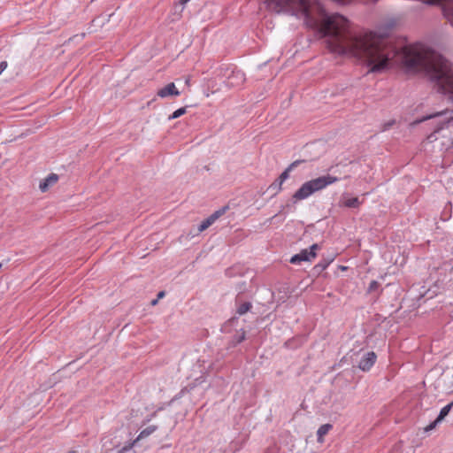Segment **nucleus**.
Masks as SVG:
<instances>
[{
    "mask_svg": "<svg viewBox=\"0 0 453 453\" xmlns=\"http://www.w3.org/2000/svg\"><path fill=\"white\" fill-rule=\"evenodd\" d=\"M452 388H453V373H452Z\"/></svg>",
    "mask_w": 453,
    "mask_h": 453,
    "instance_id": "nucleus-29",
    "label": "nucleus"
},
{
    "mask_svg": "<svg viewBox=\"0 0 453 453\" xmlns=\"http://www.w3.org/2000/svg\"><path fill=\"white\" fill-rule=\"evenodd\" d=\"M228 209L227 206H223L219 210L215 211L212 214H211L208 218L201 222L198 226V231L203 232L207 229L210 226H211L219 217H221Z\"/></svg>",
    "mask_w": 453,
    "mask_h": 453,
    "instance_id": "nucleus-2",
    "label": "nucleus"
},
{
    "mask_svg": "<svg viewBox=\"0 0 453 453\" xmlns=\"http://www.w3.org/2000/svg\"><path fill=\"white\" fill-rule=\"evenodd\" d=\"M305 160H301V159H298V160H296L294 162H292L281 173L280 175L278 177V180L280 181V185H282L284 183V181L288 179L289 177V173L291 171H293L295 168H296L298 165H300L301 164L304 163Z\"/></svg>",
    "mask_w": 453,
    "mask_h": 453,
    "instance_id": "nucleus-9",
    "label": "nucleus"
},
{
    "mask_svg": "<svg viewBox=\"0 0 453 453\" xmlns=\"http://www.w3.org/2000/svg\"><path fill=\"white\" fill-rule=\"evenodd\" d=\"M334 261V257H323L315 266L314 271L318 273H320L324 270H326L328 265Z\"/></svg>",
    "mask_w": 453,
    "mask_h": 453,
    "instance_id": "nucleus-10",
    "label": "nucleus"
},
{
    "mask_svg": "<svg viewBox=\"0 0 453 453\" xmlns=\"http://www.w3.org/2000/svg\"><path fill=\"white\" fill-rule=\"evenodd\" d=\"M245 81V74L242 71L238 69H233L231 73L226 79V85L228 87H238Z\"/></svg>",
    "mask_w": 453,
    "mask_h": 453,
    "instance_id": "nucleus-3",
    "label": "nucleus"
},
{
    "mask_svg": "<svg viewBox=\"0 0 453 453\" xmlns=\"http://www.w3.org/2000/svg\"><path fill=\"white\" fill-rule=\"evenodd\" d=\"M361 202L357 197L346 199L342 202V205L348 208H358Z\"/></svg>",
    "mask_w": 453,
    "mask_h": 453,
    "instance_id": "nucleus-14",
    "label": "nucleus"
},
{
    "mask_svg": "<svg viewBox=\"0 0 453 453\" xmlns=\"http://www.w3.org/2000/svg\"><path fill=\"white\" fill-rule=\"evenodd\" d=\"M316 257V253L313 251H308V249L302 250L299 253L294 255L290 258V263L298 265L301 262L311 261Z\"/></svg>",
    "mask_w": 453,
    "mask_h": 453,
    "instance_id": "nucleus-5",
    "label": "nucleus"
},
{
    "mask_svg": "<svg viewBox=\"0 0 453 453\" xmlns=\"http://www.w3.org/2000/svg\"><path fill=\"white\" fill-rule=\"evenodd\" d=\"M186 111H187V107H181V108H179V109H177L176 111H174L173 112V114H172V115H170V116L168 117V119H169V120H173V119H177V118H180V116H182L183 114H185V113H186Z\"/></svg>",
    "mask_w": 453,
    "mask_h": 453,
    "instance_id": "nucleus-17",
    "label": "nucleus"
},
{
    "mask_svg": "<svg viewBox=\"0 0 453 453\" xmlns=\"http://www.w3.org/2000/svg\"><path fill=\"white\" fill-rule=\"evenodd\" d=\"M448 113H449V116L446 118V122L449 123L451 119H453V111H451L450 112L448 111H439L434 114L427 116L426 118H425V119H432V118L438 117V116H442V115H445Z\"/></svg>",
    "mask_w": 453,
    "mask_h": 453,
    "instance_id": "nucleus-16",
    "label": "nucleus"
},
{
    "mask_svg": "<svg viewBox=\"0 0 453 453\" xmlns=\"http://www.w3.org/2000/svg\"><path fill=\"white\" fill-rule=\"evenodd\" d=\"M395 123V119H392V120H389L388 122H385L383 125H382V127H381V130L382 131H387L392 126H394Z\"/></svg>",
    "mask_w": 453,
    "mask_h": 453,
    "instance_id": "nucleus-20",
    "label": "nucleus"
},
{
    "mask_svg": "<svg viewBox=\"0 0 453 453\" xmlns=\"http://www.w3.org/2000/svg\"><path fill=\"white\" fill-rule=\"evenodd\" d=\"M6 67H7V62L2 61L0 63V74L6 69Z\"/></svg>",
    "mask_w": 453,
    "mask_h": 453,
    "instance_id": "nucleus-24",
    "label": "nucleus"
},
{
    "mask_svg": "<svg viewBox=\"0 0 453 453\" xmlns=\"http://www.w3.org/2000/svg\"><path fill=\"white\" fill-rule=\"evenodd\" d=\"M339 180V178L332 175H323L304 182L292 196L293 203L304 200L315 192L325 189L327 186Z\"/></svg>",
    "mask_w": 453,
    "mask_h": 453,
    "instance_id": "nucleus-1",
    "label": "nucleus"
},
{
    "mask_svg": "<svg viewBox=\"0 0 453 453\" xmlns=\"http://www.w3.org/2000/svg\"><path fill=\"white\" fill-rule=\"evenodd\" d=\"M453 408V401L450 402L449 404L442 407L440 411V413L438 415L437 422H441L444 418L449 413L450 410Z\"/></svg>",
    "mask_w": 453,
    "mask_h": 453,
    "instance_id": "nucleus-13",
    "label": "nucleus"
},
{
    "mask_svg": "<svg viewBox=\"0 0 453 453\" xmlns=\"http://www.w3.org/2000/svg\"><path fill=\"white\" fill-rule=\"evenodd\" d=\"M163 296H165V292H164V291H160V292L157 294V298H162Z\"/></svg>",
    "mask_w": 453,
    "mask_h": 453,
    "instance_id": "nucleus-25",
    "label": "nucleus"
},
{
    "mask_svg": "<svg viewBox=\"0 0 453 453\" xmlns=\"http://www.w3.org/2000/svg\"><path fill=\"white\" fill-rule=\"evenodd\" d=\"M288 207H289V205H288H288H286V206L282 205V206H281V210L280 211V212H279V213H277V214H275V215H274V216H273L272 218L268 219H267V221H268V222H272L273 219H275L276 218H278V217H279V215L281 213L282 210H284L285 208H288Z\"/></svg>",
    "mask_w": 453,
    "mask_h": 453,
    "instance_id": "nucleus-22",
    "label": "nucleus"
},
{
    "mask_svg": "<svg viewBox=\"0 0 453 453\" xmlns=\"http://www.w3.org/2000/svg\"><path fill=\"white\" fill-rule=\"evenodd\" d=\"M341 268H342V270H346L345 266H342Z\"/></svg>",
    "mask_w": 453,
    "mask_h": 453,
    "instance_id": "nucleus-28",
    "label": "nucleus"
},
{
    "mask_svg": "<svg viewBox=\"0 0 453 453\" xmlns=\"http://www.w3.org/2000/svg\"><path fill=\"white\" fill-rule=\"evenodd\" d=\"M380 287V283L377 280H372L368 286V293L376 291Z\"/></svg>",
    "mask_w": 453,
    "mask_h": 453,
    "instance_id": "nucleus-19",
    "label": "nucleus"
},
{
    "mask_svg": "<svg viewBox=\"0 0 453 453\" xmlns=\"http://www.w3.org/2000/svg\"><path fill=\"white\" fill-rule=\"evenodd\" d=\"M251 307H252V304L250 302L242 303L238 306L236 312L238 315L242 316V315L245 314L246 312H248L251 309Z\"/></svg>",
    "mask_w": 453,
    "mask_h": 453,
    "instance_id": "nucleus-15",
    "label": "nucleus"
},
{
    "mask_svg": "<svg viewBox=\"0 0 453 453\" xmlns=\"http://www.w3.org/2000/svg\"><path fill=\"white\" fill-rule=\"evenodd\" d=\"M157 300L156 299V300H153V301L151 302V303H152L153 305H155V304L157 303Z\"/></svg>",
    "mask_w": 453,
    "mask_h": 453,
    "instance_id": "nucleus-27",
    "label": "nucleus"
},
{
    "mask_svg": "<svg viewBox=\"0 0 453 453\" xmlns=\"http://www.w3.org/2000/svg\"><path fill=\"white\" fill-rule=\"evenodd\" d=\"M269 189L274 190L273 196H276L279 192L282 189V185H280V181L278 179H276L270 186Z\"/></svg>",
    "mask_w": 453,
    "mask_h": 453,
    "instance_id": "nucleus-18",
    "label": "nucleus"
},
{
    "mask_svg": "<svg viewBox=\"0 0 453 453\" xmlns=\"http://www.w3.org/2000/svg\"><path fill=\"white\" fill-rule=\"evenodd\" d=\"M190 0H180V4L185 5L187 3H188Z\"/></svg>",
    "mask_w": 453,
    "mask_h": 453,
    "instance_id": "nucleus-26",
    "label": "nucleus"
},
{
    "mask_svg": "<svg viewBox=\"0 0 453 453\" xmlns=\"http://www.w3.org/2000/svg\"><path fill=\"white\" fill-rule=\"evenodd\" d=\"M157 426L155 425L149 426L148 427L144 428L140 432L137 438L128 446H125L122 448L120 452H124L127 450H129L139 440L144 439L148 436H150L151 434H153L155 431H157Z\"/></svg>",
    "mask_w": 453,
    "mask_h": 453,
    "instance_id": "nucleus-6",
    "label": "nucleus"
},
{
    "mask_svg": "<svg viewBox=\"0 0 453 453\" xmlns=\"http://www.w3.org/2000/svg\"><path fill=\"white\" fill-rule=\"evenodd\" d=\"M440 422H437V418L433 421L431 424H429L426 428H425V431L426 432H428V431H431L433 429H434L436 427V426L439 424Z\"/></svg>",
    "mask_w": 453,
    "mask_h": 453,
    "instance_id": "nucleus-21",
    "label": "nucleus"
},
{
    "mask_svg": "<svg viewBox=\"0 0 453 453\" xmlns=\"http://www.w3.org/2000/svg\"><path fill=\"white\" fill-rule=\"evenodd\" d=\"M319 249V245L318 243H314L308 249V251H313L316 253V250H318Z\"/></svg>",
    "mask_w": 453,
    "mask_h": 453,
    "instance_id": "nucleus-23",
    "label": "nucleus"
},
{
    "mask_svg": "<svg viewBox=\"0 0 453 453\" xmlns=\"http://www.w3.org/2000/svg\"><path fill=\"white\" fill-rule=\"evenodd\" d=\"M377 356L373 351L366 352L358 363V368L363 372H368L375 364Z\"/></svg>",
    "mask_w": 453,
    "mask_h": 453,
    "instance_id": "nucleus-4",
    "label": "nucleus"
},
{
    "mask_svg": "<svg viewBox=\"0 0 453 453\" xmlns=\"http://www.w3.org/2000/svg\"><path fill=\"white\" fill-rule=\"evenodd\" d=\"M180 94V92L177 89L173 82L168 83L157 91V96L161 98H165L171 96H178Z\"/></svg>",
    "mask_w": 453,
    "mask_h": 453,
    "instance_id": "nucleus-7",
    "label": "nucleus"
},
{
    "mask_svg": "<svg viewBox=\"0 0 453 453\" xmlns=\"http://www.w3.org/2000/svg\"><path fill=\"white\" fill-rule=\"evenodd\" d=\"M246 338V333L244 330L241 329L240 331L236 332V334L232 337L229 346L230 347H235L236 345L242 342Z\"/></svg>",
    "mask_w": 453,
    "mask_h": 453,
    "instance_id": "nucleus-11",
    "label": "nucleus"
},
{
    "mask_svg": "<svg viewBox=\"0 0 453 453\" xmlns=\"http://www.w3.org/2000/svg\"><path fill=\"white\" fill-rule=\"evenodd\" d=\"M331 424H324L320 426L317 431L318 441L322 442L323 437L332 429Z\"/></svg>",
    "mask_w": 453,
    "mask_h": 453,
    "instance_id": "nucleus-12",
    "label": "nucleus"
},
{
    "mask_svg": "<svg viewBox=\"0 0 453 453\" xmlns=\"http://www.w3.org/2000/svg\"><path fill=\"white\" fill-rule=\"evenodd\" d=\"M58 180V175L56 173H50L40 182L39 188L42 192H46L49 188L56 184Z\"/></svg>",
    "mask_w": 453,
    "mask_h": 453,
    "instance_id": "nucleus-8",
    "label": "nucleus"
}]
</instances>
